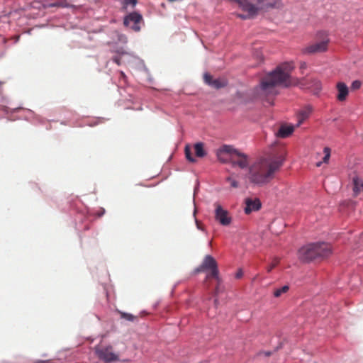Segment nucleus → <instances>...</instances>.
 <instances>
[{
  "instance_id": "1",
  "label": "nucleus",
  "mask_w": 363,
  "mask_h": 363,
  "mask_svg": "<svg viewBox=\"0 0 363 363\" xmlns=\"http://www.w3.org/2000/svg\"><path fill=\"white\" fill-rule=\"evenodd\" d=\"M281 158L261 157L247 168L245 179L252 185L263 186L269 183L283 164Z\"/></svg>"
},
{
  "instance_id": "2",
  "label": "nucleus",
  "mask_w": 363,
  "mask_h": 363,
  "mask_svg": "<svg viewBox=\"0 0 363 363\" xmlns=\"http://www.w3.org/2000/svg\"><path fill=\"white\" fill-rule=\"evenodd\" d=\"M294 67L291 62H285L263 77L260 83L262 95L275 96L277 94L276 86H289L291 84L290 74Z\"/></svg>"
},
{
  "instance_id": "3",
  "label": "nucleus",
  "mask_w": 363,
  "mask_h": 363,
  "mask_svg": "<svg viewBox=\"0 0 363 363\" xmlns=\"http://www.w3.org/2000/svg\"><path fill=\"white\" fill-rule=\"evenodd\" d=\"M216 156L220 162L230 163L233 167H238L242 169L250 166L248 156L231 145H223L218 150Z\"/></svg>"
},
{
  "instance_id": "4",
  "label": "nucleus",
  "mask_w": 363,
  "mask_h": 363,
  "mask_svg": "<svg viewBox=\"0 0 363 363\" xmlns=\"http://www.w3.org/2000/svg\"><path fill=\"white\" fill-rule=\"evenodd\" d=\"M244 11L247 12V15L239 14L238 16L242 19L248 18L255 16L258 11L269 7L277 6L278 0H236Z\"/></svg>"
},
{
  "instance_id": "5",
  "label": "nucleus",
  "mask_w": 363,
  "mask_h": 363,
  "mask_svg": "<svg viewBox=\"0 0 363 363\" xmlns=\"http://www.w3.org/2000/svg\"><path fill=\"white\" fill-rule=\"evenodd\" d=\"M211 271L210 274L206 276V279L214 278L218 282H220L219 271L216 259L211 255L205 256L201 264L196 269V273L201 272Z\"/></svg>"
},
{
  "instance_id": "6",
  "label": "nucleus",
  "mask_w": 363,
  "mask_h": 363,
  "mask_svg": "<svg viewBox=\"0 0 363 363\" xmlns=\"http://www.w3.org/2000/svg\"><path fill=\"white\" fill-rule=\"evenodd\" d=\"M95 353L98 358L106 363L118 362L120 360L119 355L113 352L111 345L96 346Z\"/></svg>"
},
{
  "instance_id": "7",
  "label": "nucleus",
  "mask_w": 363,
  "mask_h": 363,
  "mask_svg": "<svg viewBox=\"0 0 363 363\" xmlns=\"http://www.w3.org/2000/svg\"><path fill=\"white\" fill-rule=\"evenodd\" d=\"M301 88L308 89L313 94H318L322 89V84L319 79L315 77H306L299 81Z\"/></svg>"
},
{
  "instance_id": "8",
  "label": "nucleus",
  "mask_w": 363,
  "mask_h": 363,
  "mask_svg": "<svg viewBox=\"0 0 363 363\" xmlns=\"http://www.w3.org/2000/svg\"><path fill=\"white\" fill-rule=\"evenodd\" d=\"M316 242L311 243L302 247L298 250V258L303 262H311L317 260L316 254Z\"/></svg>"
},
{
  "instance_id": "9",
  "label": "nucleus",
  "mask_w": 363,
  "mask_h": 363,
  "mask_svg": "<svg viewBox=\"0 0 363 363\" xmlns=\"http://www.w3.org/2000/svg\"><path fill=\"white\" fill-rule=\"evenodd\" d=\"M143 21L142 16L137 12H132L127 15L123 20L125 26L130 28L134 31H140V24Z\"/></svg>"
},
{
  "instance_id": "10",
  "label": "nucleus",
  "mask_w": 363,
  "mask_h": 363,
  "mask_svg": "<svg viewBox=\"0 0 363 363\" xmlns=\"http://www.w3.org/2000/svg\"><path fill=\"white\" fill-rule=\"evenodd\" d=\"M214 206L216 220L222 225H229L232 222V218L230 216L228 211L223 208L218 203H216Z\"/></svg>"
},
{
  "instance_id": "11",
  "label": "nucleus",
  "mask_w": 363,
  "mask_h": 363,
  "mask_svg": "<svg viewBox=\"0 0 363 363\" xmlns=\"http://www.w3.org/2000/svg\"><path fill=\"white\" fill-rule=\"evenodd\" d=\"M317 260H321L330 256L333 252L330 244L328 242H316Z\"/></svg>"
},
{
  "instance_id": "12",
  "label": "nucleus",
  "mask_w": 363,
  "mask_h": 363,
  "mask_svg": "<svg viewBox=\"0 0 363 363\" xmlns=\"http://www.w3.org/2000/svg\"><path fill=\"white\" fill-rule=\"evenodd\" d=\"M329 40L324 39L320 42L315 43L307 46L304 52L309 54L320 53L327 50Z\"/></svg>"
},
{
  "instance_id": "13",
  "label": "nucleus",
  "mask_w": 363,
  "mask_h": 363,
  "mask_svg": "<svg viewBox=\"0 0 363 363\" xmlns=\"http://www.w3.org/2000/svg\"><path fill=\"white\" fill-rule=\"evenodd\" d=\"M203 80L206 84L216 89L225 87L228 84L226 79L223 78L213 79L208 73L203 74Z\"/></svg>"
},
{
  "instance_id": "14",
  "label": "nucleus",
  "mask_w": 363,
  "mask_h": 363,
  "mask_svg": "<svg viewBox=\"0 0 363 363\" xmlns=\"http://www.w3.org/2000/svg\"><path fill=\"white\" fill-rule=\"evenodd\" d=\"M245 207L244 211L245 214H250L252 211H257L262 206L261 201L259 199L247 198L245 199Z\"/></svg>"
},
{
  "instance_id": "15",
  "label": "nucleus",
  "mask_w": 363,
  "mask_h": 363,
  "mask_svg": "<svg viewBox=\"0 0 363 363\" xmlns=\"http://www.w3.org/2000/svg\"><path fill=\"white\" fill-rule=\"evenodd\" d=\"M313 111V108L310 105H307L301 108L297 114L298 124L301 125L306 119H308Z\"/></svg>"
},
{
  "instance_id": "16",
  "label": "nucleus",
  "mask_w": 363,
  "mask_h": 363,
  "mask_svg": "<svg viewBox=\"0 0 363 363\" xmlns=\"http://www.w3.org/2000/svg\"><path fill=\"white\" fill-rule=\"evenodd\" d=\"M336 88L337 90V99L340 101H345L349 94L347 86L344 82H338Z\"/></svg>"
},
{
  "instance_id": "17",
  "label": "nucleus",
  "mask_w": 363,
  "mask_h": 363,
  "mask_svg": "<svg viewBox=\"0 0 363 363\" xmlns=\"http://www.w3.org/2000/svg\"><path fill=\"white\" fill-rule=\"evenodd\" d=\"M294 132L293 126L281 125L277 133V136L281 138L289 137Z\"/></svg>"
},
{
  "instance_id": "18",
  "label": "nucleus",
  "mask_w": 363,
  "mask_h": 363,
  "mask_svg": "<svg viewBox=\"0 0 363 363\" xmlns=\"http://www.w3.org/2000/svg\"><path fill=\"white\" fill-rule=\"evenodd\" d=\"M353 191L355 196L359 195L361 192H363V181L355 178L353 179Z\"/></svg>"
},
{
  "instance_id": "19",
  "label": "nucleus",
  "mask_w": 363,
  "mask_h": 363,
  "mask_svg": "<svg viewBox=\"0 0 363 363\" xmlns=\"http://www.w3.org/2000/svg\"><path fill=\"white\" fill-rule=\"evenodd\" d=\"M195 155L198 157H203L206 152L204 150V145L203 143H197L194 145Z\"/></svg>"
},
{
  "instance_id": "20",
  "label": "nucleus",
  "mask_w": 363,
  "mask_h": 363,
  "mask_svg": "<svg viewBox=\"0 0 363 363\" xmlns=\"http://www.w3.org/2000/svg\"><path fill=\"white\" fill-rule=\"evenodd\" d=\"M330 152H331V150H330V149L328 147H324L323 153H324L325 155H324V157L323 158V161L317 162L316 166L317 167H320L323 162V163H328L329 162V160H330Z\"/></svg>"
},
{
  "instance_id": "21",
  "label": "nucleus",
  "mask_w": 363,
  "mask_h": 363,
  "mask_svg": "<svg viewBox=\"0 0 363 363\" xmlns=\"http://www.w3.org/2000/svg\"><path fill=\"white\" fill-rule=\"evenodd\" d=\"M289 286L285 285L279 289H276L274 291V296L275 297L278 298V297L281 296L282 294L286 293L289 291Z\"/></svg>"
},
{
  "instance_id": "22",
  "label": "nucleus",
  "mask_w": 363,
  "mask_h": 363,
  "mask_svg": "<svg viewBox=\"0 0 363 363\" xmlns=\"http://www.w3.org/2000/svg\"><path fill=\"white\" fill-rule=\"evenodd\" d=\"M119 313L121 315V318H123V319H125L128 321H131V322H133L135 321L136 319H137V317L130 314V313H125V312H121V311H119Z\"/></svg>"
},
{
  "instance_id": "23",
  "label": "nucleus",
  "mask_w": 363,
  "mask_h": 363,
  "mask_svg": "<svg viewBox=\"0 0 363 363\" xmlns=\"http://www.w3.org/2000/svg\"><path fill=\"white\" fill-rule=\"evenodd\" d=\"M184 152H185L186 157V159L189 162H196V160L192 156L191 148H190L189 145H186L185 149H184Z\"/></svg>"
},
{
  "instance_id": "24",
  "label": "nucleus",
  "mask_w": 363,
  "mask_h": 363,
  "mask_svg": "<svg viewBox=\"0 0 363 363\" xmlns=\"http://www.w3.org/2000/svg\"><path fill=\"white\" fill-rule=\"evenodd\" d=\"M226 181L228 182L230 184V186L232 188H238L239 186V183L238 181H236L235 179L232 178L231 177H228L226 178Z\"/></svg>"
},
{
  "instance_id": "25",
  "label": "nucleus",
  "mask_w": 363,
  "mask_h": 363,
  "mask_svg": "<svg viewBox=\"0 0 363 363\" xmlns=\"http://www.w3.org/2000/svg\"><path fill=\"white\" fill-rule=\"evenodd\" d=\"M279 262V258H274L272 262L267 267V272H270L274 267L277 266Z\"/></svg>"
},
{
  "instance_id": "26",
  "label": "nucleus",
  "mask_w": 363,
  "mask_h": 363,
  "mask_svg": "<svg viewBox=\"0 0 363 363\" xmlns=\"http://www.w3.org/2000/svg\"><path fill=\"white\" fill-rule=\"evenodd\" d=\"M137 3L138 0H123V5L125 8L128 6H130L132 8H133L137 4Z\"/></svg>"
},
{
  "instance_id": "27",
  "label": "nucleus",
  "mask_w": 363,
  "mask_h": 363,
  "mask_svg": "<svg viewBox=\"0 0 363 363\" xmlns=\"http://www.w3.org/2000/svg\"><path fill=\"white\" fill-rule=\"evenodd\" d=\"M361 86L362 82L359 80H355L352 83L351 89L352 90H357L361 87Z\"/></svg>"
},
{
  "instance_id": "28",
  "label": "nucleus",
  "mask_w": 363,
  "mask_h": 363,
  "mask_svg": "<svg viewBox=\"0 0 363 363\" xmlns=\"http://www.w3.org/2000/svg\"><path fill=\"white\" fill-rule=\"evenodd\" d=\"M113 61L116 63L118 65H120L121 64V59L120 57L115 56L113 57Z\"/></svg>"
},
{
  "instance_id": "29",
  "label": "nucleus",
  "mask_w": 363,
  "mask_h": 363,
  "mask_svg": "<svg viewBox=\"0 0 363 363\" xmlns=\"http://www.w3.org/2000/svg\"><path fill=\"white\" fill-rule=\"evenodd\" d=\"M242 275H243L242 270V269H239V270L237 272L236 274H235V277H236L237 279H240V278L242 277Z\"/></svg>"
},
{
  "instance_id": "30",
  "label": "nucleus",
  "mask_w": 363,
  "mask_h": 363,
  "mask_svg": "<svg viewBox=\"0 0 363 363\" xmlns=\"http://www.w3.org/2000/svg\"><path fill=\"white\" fill-rule=\"evenodd\" d=\"M119 74H120V77H121V78H122V79H125V74H124V72H123L121 71V72H119Z\"/></svg>"
},
{
  "instance_id": "31",
  "label": "nucleus",
  "mask_w": 363,
  "mask_h": 363,
  "mask_svg": "<svg viewBox=\"0 0 363 363\" xmlns=\"http://www.w3.org/2000/svg\"><path fill=\"white\" fill-rule=\"evenodd\" d=\"M4 82H0V94H1V92H2L1 86H2V85L4 84Z\"/></svg>"
},
{
  "instance_id": "32",
  "label": "nucleus",
  "mask_w": 363,
  "mask_h": 363,
  "mask_svg": "<svg viewBox=\"0 0 363 363\" xmlns=\"http://www.w3.org/2000/svg\"><path fill=\"white\" fill-rule=\"evenodd\" d=\"M218 287H217V288L216 289V294H217V293H218Z\"/></svg>"
}]
</instances>
